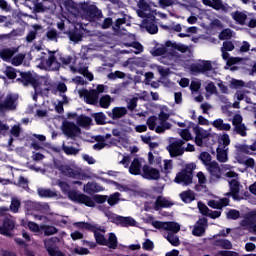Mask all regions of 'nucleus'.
I'll use <instances>...</instances> for the list:
<instances>
[{
    "instance_id": "obj_1",
    "label": "nucleus",
    "mask_w": 256,
    "mask_h": 256,
    "mask_svg": "<svg viewBox=\"0 0 256 256\" xmlns=\"http://www.w3.org/2000/svg\"><path fill=\"white\" fill-rule=\"evenodd\" d=\"M188 47L184 44L167 41L164 45L159 46L153 51V55L156 57L164 56L168 57V60H163L165 65H173L175 63V55L171 54L172 51H180V53H187Z\"/></svg>"
},
{
    "instance_id": "obj_2",
    "label": "nucleus",
    "mask_w": 256,
    "mask_h": 256,
    "mask_svg": "<svg viewBox=\"0 0 256 256\" xmlns=\"http://www.w3.org/2000/svg\"><path fill=\"white\" fill-rule=\"evenodd\" d=\"M37 65L43 71H59L61 69V62H59V54L56 51L42 52Z\"/></svg>"
},
{
    "instance_id": "obj_3",
    "label": "nucleus",
    "mask_w": 256,
    "mask_h": 256,
    "mask_svg": "<svg viewBox=\"0 0 256 256\" xmlns=\"http://www.w3.org/2000/svg\"><path fill=\"white\" fill-rule=\"evenodd\" d=\"M169 121V113L164 110L160 111L158 117L150 116L147 119V125L150 131H156L157 133H165V131L171 129L172 125Z\"/></svg>"
},
{
    "instance_id": "obj_4",
    "label": "nucleus",
    "mask_w": 256,
    "mask_h": 256,
    "mask_svg": "<svg viewBox=\"0 0 256 256\" xmlns=\"http://www.w3.org/2000/svg\"><path fill=\"white\" fill-rule=\"evenodd\" d=\"M217 62H211V61H200L198 63H194L190 66V71L194 75L197 73H203L206 75V77H210L213 79L215 77V69H217Z\"/></svg>"
},
{
    "instance_id": "obj_5",
    "label": "nucleus",
    "mask_w": 256,
    "mask_h": 256,
    "mask_svg": "<svg viewBox=\"0 0 256 256\" xmlns=\"http://www.w3.org/2000/svg\"><path fill=\"white\" fill-rule=\"evenodd\" d=\"M197 169V165L195 163H188L184 166L179 173L176 174L174 179L175 183L178 185H184L187 187L189 185H193V171Z\"/></svg>"
},
{
    "instance_id": "obj_6",
    "label": "nucleus",
    "mask_w": 256,
    "mask_h": 256,
    "mask_svg": "<svg viewBox=\"0 0 256 256\" xmlns=\"http://www.w3.org/2000/svg\"><path fill=\"white\" fill-rule=\"evenodd\" d=\"M194 143L197 147H207L209 145V140L213 138V133H211V129L205 130L202 127L194 126Z\"/></svg>"
},
{
    "instance_id": "obj_7",
    "label": "nucleus",
    "mask_w": 256,
    "mask_h": 256,
    "mask_svg": "<svg viewBox=\"0 0 256 256\" xmlns=\"http://www.w3.org/2000/svg\"><path fill=\"white\" fill-rule=\"evenodd\" d=\"M104 215L108 217L109 221L116 225H120L121 227H135V225H137V221H135L133 217L119 216L111 211L104 212Z\"/></svg>"
},
{
    "instance_id": "obj_8",
    "label": "nucleus",
    "mask_w": 256,
    "mask_h": 256,
    "mask_svg": "<svg viewBox=\"0 0 256 256\" xmlns=\"http://www.w3.org/2000/svg\"><path fill=\"white\" fill-rule=\"evenodd\" d=\"M235 49V45L231 41H224L222 44V47L220 49L222 53V59L226 61V65L228 67H231L233 65H237V63H240L241 58L239 57H230V55L227 53L228 51H233Z\"/></svg>"
},
{
    "instance_id": "obj_9",
    "label": "nucleus",
    "mask_w": 256,
    "mask_h": 256,
    "mask_svg": "<svg viewBox=\"0 0 256 256\" xmlns=\"http://www.w3.org/2000/svg\"><path fill=\"white\" fill-rule=\"evenodd\" d=\"M19 97L16 94L0 95V112L15 111L17 109V101Z\"/></svg>"
},
{
    "instance_id": "obj_10",
    "label": "nucleus",
    "mask_w": 256,
    "mask_h": 256,
    "mask_svg": "<svg viewBox=\"0 0 256 256\" xmlns=\"http://www.w3.org/2000/svg\"><path fill=\"white\" fill-rule=\"evenodd\" d=\"M97 231V243L99 245H107L110 249H117V236L115 233H110L107 240L105 238V227H99Z\"/></svg>"
},
{
    "instance_id": "obj_11",
    "label": "nucleus",
    "mask_w": 256,
    "mask_h": 256,
    "mask_svg": "<svg viewBox=\"0 0 256 256\" xmlns=\"http://www.w3.org/2000/svg\"><path fill=\"white\" fill-rule=\"evenodd\" d=\"M151 225L160 231H167L166 233L175 234L181 231V225L177 222H161L153 220Z\"/></svg>"
},
{
    "instance_id": "obj_12",
    "label": "nucleus",
    "mask_w": 256,
    "mask_h": 256,
    "mask_svg": "<svg viewBox=\"0 0 256 256\" xmlns=\"http://www.w3.org/2000/svg\"><path fill=\"white\" fill-rule=\"evenodd\" d=\"M67 194L70 201H74V203H81L87 207H95V200L85 194L78 193L75 190H70Z\"/></svg>"
},
{
    "instance_id": "obj_13",
    "label": "nucleus",
    "mask_w": 256,
    "mask_h": 256,
    "mask_svg": "<svg viewBox=\"0 0 256 256\" xmlns=\"http://www.w3.org/2000/svg\"><path fill=\"white\" fill-rule=\"evenodd\" d=\"M59 171L64 177H69L70 179H78V181H83L85 179V174L80 168H73L69 165H62Z\"/></svg>"
},
{
    "instance_id": "obj_14",
    "label": "nucleus",
    "mask_w": 256,
    "mask_h": 256,
    "mask_svg": "<svg viewBox=\"0 0 256 256\" xmlns=\"http://www.w3.org/2000/svg\"><path fill=\"white\" fill-rule=\"evenodd\" d=\"M61 240L58 237H52L50 239L44 240V247L50 256H65V253L61 252L59 250V246H57V243H59Z\"/></svg>"
},
{
    "instance_id": "obj_15",
    "label": "nucleus",
    "mask_w": 256,
    "mask_h": 256,
    "mask_svg": "<svg viewBox=\"0 0 256 256\" xmlns=\"http://www.w3.org/2000/svg\"><path fill=\"white\" fill-rule=\"evenodd\" d=\"M62 133L69 139H77L81 135V128L75 122L65 121L62 124Z\"/></svg>"
},
{
    "instance_id": "obj_16",
    "label": "nucleus",
    "mask_w": 256,
    "mask_h": 256,
    "mask_svg": "<svg viewBox=\"0 0 256 256\" xmlns=\"http://www.w3.org/2000/svg\"><path fill=\"white\" fill-rule=\"evenodd\" d=\"M225 177H227L228 179H232L231 181H229L230 193L233 198L236 199L241 189V184L239 183V174H237L235 171H229L226 172Z\"/></svg>"
},
{
    "instance_id": "obj_17",
    "label": "nucleus",
    "mask_w": 256,
    "mask_h": 256,
    "mask_svg": "<svg viewBox=\"0 0 256 256\" xmlns=\"http://www.w3.org/2000/svg\"><path fill=\"white\" fill-rule=\"evenodd\" d=\"M80 99L87 105H97V90L82 88L77 91Z\"/></svg>"
},
{
    "instance_id": "obj_18",
    "label": "nucleus",
    "mask_w": 256,
    "mask_h": 256,
    "mask_svg": "<svg viewBox=\"0 0 256 256\" xmlns=\"http://www.w3.org/2000/svg\"><path fill=\"white\" fill-rule=\"evenodd\" d=\"M69 69L74 74L79 73L80 75H83L88 81H93L94 79L93 73L89 72V67L84 61H80L76 66H69Z\"/></svg>"
},
{
    "instance_id": "obj_19",
    "label": "nucleus",
    "mask_w": 256,
    "mask_h": 256,
    "mask_svg": "<svg viewBox=\"0 0 256 256\" xmlns=\"http://www.w3.org/2000/svg\"><path fill=\"white\" fill-rule=\"evenodd\" d=\"M13 229H15V217H5L2 225L0 226V235H4V237H11Z\"/></svg>"
},
{
    "instance_id": "obj_20",
    "label": "nucleus",
    "mask_w": 256,
    "mask_h": 256,
    "mask_svg": "<svg viewBox=\"0 0 256 256\" xmlns=\"http://www.w3.org/2000/svg\"><path fill=\"white\" fill-rule=\"evenodd\" d=\"M80 9L87 21H95L97 19V6L87 2L81 4Z\"/></svg>"
},
{
    "instance_id": "obj_21",
    "label": "nucleus",
    "mask_w": 256,
    "mask_h": 256,
    "mask_svg": "<svg viewBox=\"0 0 256 256\" xmlns=\"http://www.w3.org/2000/svg\"><path fill=\"white\" fill-rule=\"evenodd\" d=\"M183 145H185V141L181 139H177L172 143H170L167 149L171 157H180V155H183V153H185V149L183 148Z\"/></svg>"
},
{
    "instance_id": "obj_22",
    "label": "nucleus",
    "mask_w": 256,
    "mask_h": 256,
    "mask_svg": "<svg viewBox=\"0 0 256 256\" xmlns=\"http://www.w3.org/2000/svg\"><path fill=\"white\" fill-rule=\"evenodd\" d=\"M142 27H144L150 35H155V33L159 31V27L155 23V16H146V19L142 21Z\"/></svg>"
},
{
    "instance_id": "obj_23",
    "label": "nucleus",
    "mask_w": 256,
    "mask_h": 256,
    "mask_svg": "<svg viewBox=\"0 0 256 256\" xmlns=\"http://www.w3.org/2000/svg\"><path fill=\"white\" fill-rule=\"evenodd\" d=\"M154 68L156 69V71L161 76L160 77L161 83H163V85H166V87H171V85L173 83L171 82V80H167L169 75H171V73H172L171 69H169L167 67L159 66V65H155Z\"/></svg>"
},
{
    "instance_id": "obj_24",
    "label": "nucleus",
    "mask_w": 256,
    "mask_h": 256,
    "mask_svg": "<svg viewBox=\"0 0 256 256\" xmlns=\"http://www.w3.org/2000/svg\"><path fill=\"white\" fill-rule=\"evenodd\" d=\"M105 201H108V205L113 207L114 205H117L119 201H121V193L116 192L111 194L109 197L105 195H97V203H105Z\"/></svg>"
},
{
    "instance_id": "obj_25",
    "label": "nucleus",
    "mask_w": 256,
    "mask_h": 256,
    "mask_svg": "<svg viewBox=\"0 0 256 256\" xmlns=\"http://www.w3.org/2000/svg\"><path fill=\"white\" fill-rule=\"evenodd\" d=\"M209 171L211 177H210V183H215V181H219L221 179V168L219 167V164L217 162H213L209 168H207Z\"/></svg>"
},
{
    "instance_id": "obj_26",
    "label": "nucleus",
    "mask_w": 256,
    "mask_h": 256,
    "mask_svg": "<svg viewBox=\"0 0 256 256\" xmlns=\"http://www.w3.org/2000/svg\"><path fill=\"white\" fill-rule=\"evenodd\" d=\"M144 163H145V159L135 158L130 164L129 173L131 175H141V169H143Z\"/></svg>"
},
{
    "instance_id": "obj_27",
    "label": "nucleus",
    "mask_w": 256,
    "mask_h": 256,
    "mask_svg": "<svg viewBox=\"0 0 256 256\" xmlns=\"http://www.w3.org/2000/svg\"><path fill=\"white\" fill-rule=\"evenodd\" d=\"M26 209L28 212L38 211L39 213H43V211L49 210V204H41L39 202L28 201L26 203Z\"/></svg>"
},
{
    "instance_id": "obj_28",
    "label": "nucleus",
    "mask_w": 256,
    "mask_h": 256,
    "mask_svg": "<svg viewBox=\"0 0 256 256\" xmlns=\"http://www.w3.org/2000/svg\"><path fill=\"white\" fill-rule=\"evenodd\" d=\"M142 171H143V177L145 179L157 180L161 177L159 170L149 167L148 165H144L142 168Z\"/></svg>"
},
{
    "instance_id": "obj_29",
    "label": "nucleus",
    "mask_w": 256,
    "mask_h": 256,
    "mask_svg": "<svg viewBox=\"0 0 256 256\" xmlns=\"http://www.w3.org/2000/svg\"><path fill=\"white\" fill-rule=\"evenodd\" d=\"M207 227V221L205 219H199L192 230L194 237H203L205 235V229Z\"/></svg>"
},
{
    "instance_id": "obj_30",
    "label": "nucleus",
    "mask_w": 256,
    "mask_h": 256,
    "mask_svg": "<svg viewBox=\"0 0 256 256\" xmlns=\"http://www.w3.org/2000/svg\"><path fill=\"white\" fill-rule=\"evenodd\" d=\"M122 67H128L133 71L134 67H145V61L143 58H130L122 63Z\"/></svg>"
},
{
    "instance_id": "obj_31",
    "label": "nucleus",
    "mask_w": 256,
    "mask_h": 256,
    "mask_svg": "<svg viewBox=\"0 0 256 256\" xmlns=\"http://www.w3.org/2000/svg\"><path fill=\"white\" fill-rule=\"evenodd\" d=\"M173 202L169 200V198L163 196H157L156 201L154 203L155 211H159V209H165L167 207H172Z\"/></svg>"
},
{
    "instance_id": "obj_32",
    "label": "nucleus",
    "mask_w": 256,
    "mask_h": 256,
    "mask_svg": "<svg viewBox=\"0 0 256 256\" xmlns=\"http://www.w3.org/2000/svg\"><path fill=\"white\" fill-rule=\"evenodd\" d=\"M235 149L237 153H244L245 155H253L254 151H256V142L252 145L247 144H236Z\"/></svg>"
},
{
    "instance_id": "obj_33",
    "label": "nucleus",
    "mask_w": 256,
    "mask_h": 256,
    "mask_svg": "<svg viewBox=\"0 0 256 256\" xmlns=\"http://www.w3.org/2000/svg\"><path fill=\"white\" fill-rule=\"evenodd\" d=\"M16 53H17V48H4L0 50V58L2 61H5L6 63H10L11 59L15 57Z\"/></svg>"
},
{
    "instance_id": "obj_34",
    "label": "nucleus",
    "mask_w": 256,
    "mask_h": 256,
    "mask_svg": "<svg viewBox=\"0 0 256 256\" xmlns=\"http://www.w3.org/2000/svg\"><path fill=\"white\" fill-rule=\"evenodd\" d=\"M64 35H68L70 41H73V43H79V41L83 39V34L77 27H74L72 30L64 31Z\"/></svg>"
},
{
    "instance_id": "obj_35",
    "label": "nucleus",
    "mask_w": 256,
    "mask_h": 256,
    "mask_svg": "<svg viewBox=\"0 0 256 256\" xmlns=\"http://www.w3.org/2000/svg\"><path fill=\"white\" fill-rule=\"evenodd\" d=\"M204 4L209 5V7H212V9H215L216 11H229V6L223 4V1L221 0H204Z\"/></svg>"
},
{
    "instance_id": "obj_36",
    "label": "nucleus",
    "mask_w": 256,
    "mask_h": 256,
    "mask_svg": "<svg viewBox=\"0 0 256 256\" xmlns=\"http://www.w3.org/2000/svg\"><path fill=\"white\" fill-rule=\"evenodd\" d=\"M138 6V10L136 11L138 17H141L142 19L147 16L146 11H150L151 10V6L149 5V3H147L146 0H139L137 3Z\"/></svg>"
},
{
    "instance_id": "obj_37",
    "label": "nucleus",
    "mask_w": 256,
    "mask_h": 256,
    "mask_svg": "<svg viewBox=\"0 0 256 256\" xmlns=\"http://www.w3.org/2000/svg\"><path fill=\"white\" fill-rule=\"evenodd\" d=\"M39 31H43V27L39 24L32 25V29L28 32L26 35V42L27 43H33L35 39H37V34Z\"/></svg>"
},
{
    "instance_id": "obj_38",
    "label": "nucleus",
    "mask_w": 256,
    "mask_h": 256,
    "mask_svg": "<svg viewBox=\"0 0 256 256\" xmlns=\"http://www.w3.org/2000/svg\"><path fill=\"white\" fill-rule=\"evenodd\" d=\"M37 195L42 199H53L54 197H57V192L49 188H38Z\"/></svg>"
},
{
    "instance_id": "obj_39",
    "label": "nucleus",
    "mask_w": 256,
    "mask_h": 256,
    "mask_svg": "<svg viewBox=\"0 0 256 256\" xmlns=\"http://www.w3.org/2000/svg\"><path fill=\"white\" fill-rule=\"evenodd\" d=\"M127 24V16H124L123 18H118L113 25V31L116 33V35H123L125 33V28L121 27L122 25Z\"/></svg>"
},
{
    "instance_id": "obj_40",
    "label": "nucleus",
    "mask_w": 256,
    "mask_h": 256,
    "mask_svg": "<svg viewBox=\"0 0 256 256\" xmlns=\"http://www.w3.org/2000/svg\"><path fill=\"white\" fill-rule=\"evenodd\" d=\"M211 125L218 131H231V124L225 123L223 119L218 118L211 122Z\"/></svg>"
},
{
    "instance_id": "obj_41",
    "label": "nucleus",
    "mask_w": 256,
    "mask_h": 256,
    "mask_svg": "<svg viewBox=\"0 0 256 256\" xmlns=\"http://www.w3.org/2000/svg\"><path fill=\"white\" fill-rule=\"evenodd\" d=\"M229 205V200L227 198L210 200L208 202V206L212 207V209H223V207H227Z\"/></svg>"
},
{
    "instance_id": "obj_42",
    "label": "nucleus",
    "mask_w": 256,
    "mask_h": 256,
    "mask_svg": "<svg viewBox=\"0 0 256 256\" xmlns=\"http://www.w3.org/2000/svg\"><path fill=\"white\" fill-rule=\"evenodd\" d=\"M127 115V108L126 107H114L112 112L109 114L111 119H121Z\"/></svg>"
},
{
    "instance_id": "obj_43",
    "label": "nucleus",
    "mask_w": 256,
    "mask_h": 256,
    "mask_svg": "<svg viewBox=\"0 0 256 256\" xmlns=\"http://www.w3.org/2000/svg\"><path fill=\"white\" fill-rule=\"evenodd\" d=\"M229 148H217V161L219 163H227L229 161V155H228Z\"/></svg>"
},
{
    "instance_id": "obj_44",
    "label": "nucleus",
    "mask_w": 256,
    "mask_h": 256,
    "mask_svg": "<svg viewBox=\"0 0 256 256\" xmlns=\"http://www.w3.org/2000/svg\"><path fill=\"white\" fill-rule=\"evenodd\" d=\"M229 145H231V138L228 136V134H221L218 137V148L229 149Z\"/></svg>"
},
{
    "instance_id": "obj_45",
    "label": "nucleus",
    "mask_w": 256,
    "mask_h": 256,
    "mask_svg": "<svg viewBox=\"0 0 256 256\" xmlns=\"http://www.w3.org/2000/svg\"><path fill=\"white\" fill-rule=\"evenodd\" d=\"M148 162L150 165L161 166V156L155 150H152L148 153Z\"/></svg>"
},
{
    "instance_id": "obj_46",
    "label": "nucleus",
    "mask_w": 256,
    "mask_h": 256,
    "mask_svg": "<svg viewBox=\"0 0 256 256\" xmlns=\"http://www.w3.org/2000/svg\"><path fill=\"white\" fill-rule=\"evenodd\" d=\"M206 91V99H211L212 95H219V92L217 91V86H215V83L208 82L205 86Z\"/></svg>"
},
{
    "instance_id": "obj_47",
    "label": "nucleus",
    "mask_w": 256,
    "mask_h": 256,
    "mask_svg": "<svg viewBox=\"0 0 256 256\" xmlns=\"http://www.w3.org/2000/svg\"><path fill=\"white\" fill-rule=\"evenodd\" d=\"M92 122L93 120L89 116L80 115L76 118V125L78 127H89V125H91Z\"/></svg>"
},
{
    "instance_id": "obj_48",
    "label": "nucleus",
    "mask_w": 256,
    "mask_h": 256,
    "mask_svg": "<svg viewBox=\"0 0 256 256\" xmlns=\"http://www.w3.org/2000/svg\"><path fill=\"white\" fill-rule=\"evenodd\" d=\"M180 199L183 203H191L195 201V192L191 190L184 191L180 193Z\"/></svg>"
},
{
    "instance_id": "obj_49",
    "label": "nucleus",
    "mask_w": 256,
    "mask_h": 256,
    "mask_svg": "<svg viewBox=\"0 0 256 256\" xmlns=\"http://www.w3.org/2000/svg\"><path fill=\"white\" fill-rule=\"evenodd\" d=\"M41 231H43L45 237H49L51 235H56V233H59V230L55 226L51 225H41L40 226Z\"/></svg>"
},
{
    "instance_id": "obj_50",
    "label": "nucleus",
    "mask_w": 256,
    "mask_h": 256,
    "mask_svg": "<svg viewBox=\"0 0 256 256\" xmlns=\"http://www.w3.org/2000/svg\"><path fill=\"white\" fill-rule=\"evenodd\" d=\"M34 78L35 77L31 72H24L21 73V78H18L17 81H20L25 87H27L28 85H31Z\"/></svg>"
},
{
    "instance_id": "obj_51",
    "label": "nucleus",
    "mask_w": 256,
    "mask_h": 256,
    "mask_svg": "<svg viewBox=\"0 0 256 256\" xmlns=\"http://www.w3.org/2000/svg\"><path fill=\"white\" fill-rule=\"evenodd\" d=\"M245 91L243 90H238L235 95H234V103L232 104V107L234 109H240V101H243L245 99Z\"/></svg>"
},
{
    "instance_id": "obj_52",
    "label": "nucleus",
    "mask_w": 256,
    "mask_h": 256,
    "mask_svg": "<svg viewBox=\"0 0 256 256\" xmlns=\"http://www.w3.org/2000/svg\"><path fill=\"white\" fill-rule=\"evenodd\" d=\"M128 47H131V49L124 50L123 53H135V55H139V53H143V45H141L139 42L128 44Z\"/></svg>"
},
{
    "instance_id": "obj_53",
    "label": "nucleus",
    "mask_w": 256,
    "mask_h": 256,
    "mask_svg": "<svg viewBox=\"0 0 256 256\" xmlns=\"http://www.w3.org/2000/svg\"><path fill=\"white\" fill-rule=\"evenodd\" d=\"M231 15L236 23H239V25H245V22L247 21V14L245 12L236 11Z\"/></svg>"
},
{
    "instance_id": "obj_54",
    "label": "nucleus",
    "mask_w": 256,
    "mask_h": 256,
    "mask_svg": "<svg viewBox=\"0 0 256 256\" xmlns=\"http://www.w3.org/2000/svg\"><path fill=\"white\" fill-rule=\"evenodd\" d=\"M163 237H165V239H167V241H169L173 245V247H179V245H181L179 237H177L173 233L164 232Z\"/></svg>"
},
{
    "instance_id": "obj_55",
    "label": "nucleus",
    "mask_w": 256,
    "mask_h": 256,
    "mask_svg": "<svg viewBox=\"0 0 256 256\" xmlns=\"http://www.w3.org/2000/svg\"><path fill=\"white\" fill-rule=\"evenodd\" d=\"M215 247H220V249H233V244L227 239H218L214 242Z\"/></svg>"
},
{
    "instance_id": "obj_56",
    "label": "nucleus",
    "mask_w": 256,
    "mask_h": 256,
    "mask_svg": "<svg viewBox=\"0 0 256 256\" xmlns=\"http://www.w3.org/2000/svg\"><path fill=\"white\" fill-rule=\"evenodd\" d=\"M111 103H113V98L109 95H104L99 100V105L102 109H109V107H111Z\"/></svg>"
},
{
    "instance_id": "obj_57",
    "label": "nucleus",
    "mask_w": 256,
    "mask_h": 256,
    "mask_svg": "<svg viewBox=\"0 0 256 256\" xmlns=\"http://www.w3.org/2000/svg\"><path fill=\"white\" fill-rule=\"evenodd\" d=\"M9 208L12 213H19V209H21V200L17 197H12Z\"/></svg>"
},
{
    "instance_id": "obj_58",
    "label": "nucleus",
    "mask_w": 256,
    "mask_h": 256,
    "mask_svg": "<svg viewBox=\"0 0 256 256\" xmlns=\"http://www.w3.org/2000/svg\"><path fill=\"white\" fill-rule=\"evenodd\" d=\"M62 151L65 153V155H79L81 148H75L73 146L62 144Z\"/></svg>"
},
{
    "instance_id": "obj_59",
    "label": "nucleus",
    "mask_w": 256,
    "mask_h": 256,
    "mask_svg": "<svg viewBox=\"0 0 256 256\" xmlns=\"http://www.w3.org/2000/svg\"><path fill=\"white\" fill-rule=\"evenodd\" d=\"M199 159L200 161H202L203 165H205V167L207 168L213 165V162L211 161V154H209L208 152H202L199 155Z\"/></svg>"
},
{
    "instance_id": "obj_60",
    "label": "nucleus",
    "mask_w": 256,
    "mask_h": 256,
    "mask_svg": "<svg viewBox=\"0 0 256 256\" xmlns=\"http://www.w3.org/2000/svg\"><path fill=\"white\" fill-rule=\"evenodd\" d=\"M46 38L48 39V41H54L55 43H57V40L59 39V32H57L55 28H50L46 32Z\"/></svg>"
},
{
    "instance_id": "obj_61",
    "label": "nucleus",
    "mask_w": 256,
    "mask_h": 256,
    "mask_svg": "<svg viewBox=\"0 0 256 256\" xmlns=\"http://www.w3.org/2000/svg\"><path fill=\"white\" fill-rule=\"evenodd\" d=\"M23 61H25V54H17L12 57L10 63L14 67H19V65L23 64Z\"/></svg>"
},
{
    "instance_id": "obj_62",
    "label": "nucleus",
    "mask_w": 256,
    "mask_h": 256,
    "mask_svg": "<svg viewBox=\"0 0 256 256\" xmlns=\"http://www.w3.org/2000/svg\"><path fill=\"white\" fill-rule=\"evenodd\" d=\"M178 134L183 139V141L193 140V134H191V131H189V129H179Z\"/></svg>"
},
{
    "instance_id": "obj_63",
    "label": "nucleus",
    "mask_w": 256,
    "mask_h": 256,
    "mask_svg": "<svg viewBox=\"0 0 256 256\" xmlns=\"http://www.w3.org/2000/svg\"><path fill=\"white\" fill-rule=\"evenodd\" d=\"M162 173H171L173 171V160H164L163 166H161Z\"/></svg>"
},
{
    "instance_id": "obj_64",
    "label": "nucleus",
    "mask_w": 256,
    "mask_h": 256,
    "mask_svg": "<svg viewBox=\"0 0 256 256\" xmlns=\"http://www.w3.org/2000/svg\"><path fill=\"white\" fill-rule=\"evenodd\" d=\"M234 132L241 137H247V126L245 124H238L234 126Z\"/></svg>"
}]
</instances>
